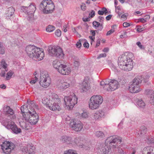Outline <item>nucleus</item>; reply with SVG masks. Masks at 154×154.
I'll return each mask as SVG.
<instances>
[{"mask_svg":"<svg viewBox=\"0 0 154 154\" xmlns=\"http://www.w3.org/2000/svg\"><path fill=\"white\" fill-rule=\"evenodd\" d=\"M122 142V139L117 136H110L107 138L105 141V144L100 145L98 149V152L100 154H109L111 151L110 147L115 148L118 143Z\"/></svg>","mask_w":154,"mask_h":154,"instance_id":"nucleus-1","label":"nucleus"},{"mask_svg":"<svg viewBox=\"0 0 154 154\" xmlns=\"http://www.w3.org/2000/svg\"><path fill=\"white\" fill-rule=\"evenodd\" d=\"M27 106L29 107V110L28 111V112L23 115V119L31 125H35L38 122L39 117L35 111L34 108L37 109L38 106L35 104V101H30L29 106Z\"/></svg>","mask_w":154,"mask_h":154,"instance_id":"nucleus-2","label":"nucleus"},{"mask_svg":"<svg viewBox=\"0 0 154 154\" xmlns=\"http://www.w3.org/2000/svg\"><path fill=\"white\" fill-rule=\"evenodd\" d=\"M118 64L121 69L126 71L131 70L133 67V60L128 55H121L118 58Z\"/></svg>","mask_w":154,"mask_h":154,"instance_id":"nucleus-3","label":"nucleus"},{"mask_svg":"<svg viewBox=\"0 0 154 154\" xmlns=\"http://www.w3.org/2000/svg\"><path fill=\"white\" fill-rule=\"evenodd\" d=\"M54 7V3L51 0H43L39 6L40 9L45 14L51 13Z\"/></svg>","mask_w":154,"mask_h":154,"instance_id":"nucleus-4","label":"nucleus"},{"mask_svg":"<svg viewBox=\"0 0 154 154\" xmlns=\"http://www.w3.org/2000/svg\"><path fill=\"white\" fill-rule=\"evenodd\" d=\"M48 54L52 57L62 58L64 57V54L62 49L58 46L50 45L48 49Z\"/></svg>","mask_w":154,"mask_h":154,"instance_id":"nucleus-5","label":"nucleus"},{"mask_svg":"<svg viewBox=\"0 0 154 154\" xmlns=\"http://www.w3.org/2000/svg\"><path fill=\"white\" fill-rule=\"evenodd\" d=\"M142 79L141 76H138L133 79L129 88L130 92L132 93H137L141 91V89L140 87V83L142 81Z\"/></svg>","mask_w":154,"mask_h":154,"instance_id":"nucleus-6","label":"nucleus"},{"mask_svg":"<svg viewBox=\"0 0 154 154\" xmlns=\"http://www.w3.org/2000/svg\"><path fill=\"white\" fill-rule=\"evenodd\" d=\"M78 99L74 94L68 97H65L64 99V107L68 110L72 109L77 103Z\"/></svg>","mask_w":154,"mask_h":154,"instance_id":"nucleus-7","label":"nucleus"},{"mask_svg":"<svg viewBox=\"0 0 154 154\" xmlns=\"http://www.w3.org/2000/svg\"><path fill=\"white\" fill-rule=\"evenodd\" d=\"M102 97L100 95H94L92 96L89 103V106L91 109L98 108L103 102Z\"/></svg>","mask_w":154,"mask_h":154,"instance_id":"nucleus-8","label":"nucleus"},{"mask_svg":"<svg viewBox=\"0 0 154 154\" xmlns=\"http://www.w3.org/2000/svg\"><path fill=\"white\" fill-rule=\"evenodd\" d=\"M51 82L50 78L47 73L43 72L41 73L39 82L41 86L46 88L49 86Z\"/></svg>","mask_w":154,"mask_h":154,"instance_id":"nucleus-9","label":"nucleus"},{"mask_svg":"<svg viewBox=\"0 0 154 154\" xmlns=\"http://www.w3.org/2000/svg\"><path fill=\"white\" fill-rule=\"evenodd\" d=\"M20 9L21 11L27 14L30 18L33 17V14L36 9L35 4L32 3H31L29 7L21 6Z\"/></svg>","mask_w":154,"mask_h":154,"instance_id":"nucleus-10","label":"nucleus"},{"mask_svg":"<svg viewBox=\"0 0 154 154\" xmlns=\"http://www.w3.org/2000/svg\"><path fill=\"white\" fill-rule=\"evenodd\" d=\"M70 127L75 131H81L83 127V125L80 121L76 119L71 120L69 123Z\"/></svg>","mask_w":154,"mask_h":154,"instance_id":"nucleus-11","label":"nucleus"},{"mask_svg":"<svg viewBox=\"0 0 154 154\" xmlns=\"http://www.w3.org/2000/svg\"><path fill=\"white\" fill-rule=\"evenodd\" d=\"M6 122L5 124L7 128L11 129L14 133L18 134L21 132V129L18 128L14 122L11 120H10L8 119H6Z\"/></svg>","mask_w":154,"mask_h":154,"instance_id":"nucleus-12","label":"nucleus"},{"mask_svg":"<svg viewBox=\"0 0 154 154\" xmlns=\"http://www.w3.org/2000/svg\"><path fill=\"white\" fill-rule=\"evenodd\" d=\"M15 148V145L13 143L5 141L2 145V148L5 154H9L12 150Z\"/></svg>","mask_w":154,"mask_h":154,"instance_id":"nucleus-13","label":"nucleus"},{"mask_svg":"<svg viewBox=\"0 0 154 154\" xmlns=\"http://www.w3.org/2000/svg\"><path fill=\"white\" fill-rule=\"evenodd\" d=\"M4 112L5 115L11 119V120H14L16 119V116L14 114V111L9 106L4 107Z\"/></svg>","mask_w":154,"mask_h":154,"instance_id":"nucleus-14","label":"nucleus"},{"mask_svg":"<svg viewBox=\"0 0 154 154\" xmlns=\"http://www.w3.org/2000/svg\"><path fill=\"white\" fill-rule=\"evenodd\" d=\"M54 68L60 74H61V71H63L66 68V65L62 64L60 61L57 60H54L53 63Z\"/></svg>","mask_w":154,"mask_h":154,"instance_id":"nucleus-15","label":"nucleus"},{"mask_svg":"<svg viewBox=\"0 0 154 154\" xmlns=\"http://www.w3.org/2000/svg\"><path fill=\"white\" fill-rule=\"evenodd\" d=\"M57 99H59L58 101H56L55 100H53L52 103H49L48 104V108L49 109L52 111H56L57 110L59 111L61 109V108L60 106L58 104V102H59L60 101V99L58 97V96L57 95Z\"/></svg>","mask_w":154,"mask_h":154,"instance_id":"nucleus-16","label":"nucleus"},{"mask_svg":"<svg viewBox=\"0 0 154 154\" xmlns=\"http://www.w3.org/2000/svg\"><path fill=\"white\" fill-rule=\"evenodd\" d=\"M106 87H108L107 91H113L117 89L119 86V84L118 81L115 80H112L109 82L108 85H106Z\"/></svg>","mask_w":154,"mask_h":154,"instance_id":"nucleus-17","label":"nucleus"},{"mask_svg":"<svg viewBox=\"0 0 154 154\" xmlns=\"http://www.w3.org/2000/svg\"><path fill=\"white\" fill-rule=\"evenodd\" d=\"M35 50H36V52L35 53V56L33 59H36L39 61L43 59L44 57V52L41 51L39 48L35 47Z\"/></svg>","mask_w":154,"mask_h":154,"instance_id":"nucleus-18","label":"nucleus"},{"mask_svg":"<svg viewBox=\"0 0 154 154\" xmlns=\"http://www.w3.org/2000/svg\"><path fill=\"white\" fill-rule=\"evenodd\" d=\"M56 86L60 89H66L69 86V84L64 81L61 80L57 82Z\"/></svg>","mask_w":154,"mask_h":154,"instance_id":"nucleus-19","label":"nucleus"},{"mask_svg":"<svg viewBox=\"0 0 154 154\" xmlns=\"http://www.w3.org/2000/svg\"><path fill=\"white\" fill-rule=\"evenodd\" d=\"M57 95L55 94H54L52 95V97L51 99L49 98L48 99L46 97L44 98L42 100V102L43 104L46 105L47 107H48V104L49 103H52L53 100H55V101H57L59 100L58 99H57Z\"/></svg>","mask_w":154,"mask_h":154,"instance_id":"nucleus-20","label":"nucleus"},{"mask_svg":"<svg viewBox=\"0 0 154 154\" xmlns=\"http://www.w3.org/2000/svg\"><path fill=\"white\" fill-rule=\"evenodd\" d=\"M89 83L87 80H84L82 83L81 92H89L91 90Z\"/></svg>","mask_w":154,"mask_h":154,"instance_id":"nucleus-21","label":"nucleus"},{"mask_svg":"<svg viewBox=\"0 0 154 154\" xmlns=\"http://www.w3.org/2000/svg\"><path fill=\"white\" fill-rule=\"evenodd\" d=\"M60 141L62 143L67 144H72L73 142L72 138L66 135H63L61 137Z\"/></svg>","mask_w":154,"mask_h":154,"instance_id":"nucleus-22","label":"nucleus"},{"mask_svg":"<svg viewBox=\"0 0 154 154\" xmlns=\"http://www.w3.org/2000/svg\"><path fill=\"white\" fill-rule=\"evenodd\" d=\"M143 154H154V147L147 146L144 148Z\"/></svg>","mask_w":154,"mask_h":154,"instance_id":"nucleus-23","label":"nucleus"},{"mask_svg":"<svg viewBox=\"0 0 154 154\" xmlns=\"http://www.w3.org/2000/svg\"><path fill=\"white\" fill-rule=\"evenodd\" d=\"M34 147L33 146L24 147L22 150L23 154H33Z\"/></svg>","mask_w":154,"mask_h":154,"instance_id":"nucleus-24","label":"nucleus"},{"mask_svg":"<svg viewBox=\"0 0 154 154\" xmlns=\"http://www.w3.org/2000/svg\"><path fill=\"white\" fill-rule=\"evenodd\" d=\"M15 11L13 7H10L7 9L6 13V17L7 19H9L14 14Z\"/></svg>","mask_w":154,"mask_h":154,"instance_id":"nucleus-25","label":"nucleus"},{"mask_svg":"<svg viewBox=\"0 0 154 154\" xmlns=\"http://www.w3.org/2000/svg\"><path fill=\"white\" fill-rule=\"evenodd\" d=\"M35 47V46L31 45H28L26 47L25 51L29 57L32 54V52H33V50Z\"/></svg>","mask_w":154,"mask_h":154,"instance_id":"nucleus-26","label":"nucleus"},{"mask_svg":"<svg viewBox=\"0 0 154 154\" xmlns=\"http://www.w3.org/2000/svg\"><path fill=\"white\" fill-rule=\"evenodd\" d=\"M7 64L5 60H2L0 62V69H4L6 71H7L8 70V69L7 68Z\"/></svg>","mask_w":154,"mask_h":154,"instance_id":"nucleus-27","label":"nucleus"},{"mask_svg":"<svg viewBox=\"0 0 154 154\" xmlns=\"http://www.w3.org/2000/svg\"><path fill=\"white\" fill-rule=\"evenodd\" d=\"M71 72V70L70 68L66 66L64 70L61 71V74L63 75H68Z\"/></svg>","mask_w":154,"mask_h":154,"instance_id":"nucleus-28","label":"nucleus"},{"mask_svg":"<svg viewBox=\"0 0 154 154\" xmlns=\"http://www.w3.org/2000/svg\"><path fill=\"white\" fill-rule=\"evenodd\" d=\"M149 95L150 103L154 105V91L152 90H150L149 91Z\"/></svg>","mask_w":154,"mask_h":154,"instance_id":"nucleus-29","label":"nucleus"},{"mask_svg":"<svg viewBox=\"0 0 154 154\" xmlns=\"http://www.w3.org/2000/svg\"><path fill=\"white\" fill-rule=\"evenodd\" d=\"M138 106L140 108H143L145 106V104L144 101L142 100H138L137 102Z\"/></svg>","mask_w":154,"mask_h":154,"instance_id":"nucleus-30","label":"nucleus"},{"mask_svg":"<svg viewBox=\"0 0 154 154\" xmlns=\"http://www.w3.org/2000/svg\"><path fill=\"white\" fill-rule=\"evenodd\" d=\"M73 142L72 144L75 143V144L78 145L79 146L80 145H82V141L80 140L79 138H75L74 139V140H73Z\"/></svg>","mask_w":154,"mask_h":154,"instance_id":"nucleus-31","label":"nucleus"},{"mask_svg":"<svg viewBox=\"0 0 154 154\" xmlns=\"http://www.w3.org/2000/svg\"><path fill=\"white\" fill-rule=\"evenodd\" d=\"M95 136L98 138H103L105 137L104 133L101 131H97L95 133Z\"/></svg>","mask_w":154,"mask_h":154,"instance_id":"nucleus-32","label":"nucleus"},{"mask_svg":"<svg viewBox=\"0 0 154 154\" xmlns=\"http://www.w3.org/2000/svg\"><path fill=\"white\" fill-rule=\"evenodd\" d=\"M14 74V72L11 70L9 71L6 74L5 80H9L11 78L12 75Z\"/></svg>","mask_w":154,"mask_h":154,"instance_id":"nucleus-33","label":"nucleus"},{"mask_svg":"<svg viewBox=\"0 0 154 154\" xmlns=\"http://www.w3.org/2000/svg\"><path fill=\"white\" fill-rule=\"evenodd\" d=\"M20 123L22 128L25 130H28L30 128V126L27 124L26 125L25 122H23L21 123L20 122Z\"/></svg>","mask_w":154,"mask_h":154,"instance_id":"nucleus-34","label":"nucleus"},{"mask_svg":"<svg viewBox=\"0 0 154 154\" xmlns=\"http://www.w3.org/2000/svg\"><path fill=\"white\" fill-rule=\"evenodd\" d=\"M55 29V27L54 26L51 25H49L47 27L46 30L48 32H53Z\"/></svg>","mask_w":154,"mask_h":154,"instance_id":"nucleus-35","label":"nucleus"},{"mask_svg":"<svg viewBox=\"0 0 154 154\" xmlns=\"http://www.w3.org/2000/svg\"><path fill=\"white\" fill-rule=\"evenodd\" d=\"M20 110L21 112L22 113L23 116V115L24 114H26L27 112H26V111L27 110V107L25 105H23L21 107Z\"/></svg>","mask_w":154,"mask_h":154,"instance_id":"nucleus-36","label":"nucleus"},{"mask_svg":"<svg viewBox=\"0 0 154 154\" xmlns=\"http://www.w3.org/2000/svg\"><path fill=\"white\" fill-rule=\"evenodd\" d=\"M64 154H78L75 151L72 149H69L66 151L64 152Z\"/></svg>","mask_w":154,"mask_h":154,"instance_id":"nucleus-37","label":"nucleus"},{"mask_svg":"<svg viewBox=\"0 0 154 154\" xmlns=\"http://www.w3.org/2000/svg\"><path fill=\"white\" fill-rule=\"evenodd\" d=\"M92 118L95 120L100 119V115L98 113L97 111L94 113L92 115Z\"/></svg>","mask_w":154,"mask_h":154,"instance_id":"nucleus-38","label":"nucleus"},{"mask_svg":"<svg viewBox=\"0 0 154 154\" xmlns=\"http://www.w3.org/2000/svg\"><path fill=\"white\" fill-rule=\"evenodd\" d=\"M79 147L83 148L84 149H85L86 150H89L90 149V147L87 145L86 144H84L82 143V145H79Z\"/></svg>","mask_w":154,"mask_h":154,"instance_id":"nucleus-39","label":"nucleus"},{"mask_svg":"<svg viewBox=\"0 0 154 154\" xmlns=\"http://www.w3.org/2000/svg\"><path fill=\"white\" fill-rule=\"evenodd\" d=\"M37 73H36V72H35V73L34 74V75H35V77L33 78V79L30 82V83L31 84H35L36 82H37L38 80V79L36 76V75Z\"/></svg>","mask_w":154,"mask_h":154,"instance_id":"nucleus-40","label":"nucleus"},{"mask_svg":"<svg viewBox=\"0 0 154 154\" xmlns=\"http://www.w3.org/2000/svg\"><path fill=\"white\" fill-rule=\"evenodd\" d=\"M79 115V116H81L82 118H87L88 117V114L87 112H83L82 113L81 116L80 114L79 113H77V115H78V114Z\"/></svg>","mask_w":154,"mask_h":154,"instance_id":"nucleus-41","label":"nucleus"},{"mask_svg":"<svg viewBox=\"0 0 154 154\" xmlns=\"http://www.w3.org/2000/svg\"><path fill=\"white\" fill-rule=\"evenodd\" d=\"M100 84L101 85L103 86V88L105 90H106L107 91V89L108 88V87H106V85H108V84L106 83L105 82L103 81H102L100 83Z\"/></svg>","mask_w":154,"mask_h":154,"instance_id":"nucleus-42","label":"nucleus"},{"mask_svg":"<svg viewBox=\"0 0 154 154\" xmlns=\"http://www.w3.org/2000/svg\"><path fill=\"white\" fill-rule=\"evenodd\" d=\"M98 113L100 115V117L101 118L104 117L105 115V113L102 110H99L97 111Z\"/></svg>","mask_w":154,"mask_h":154,"instance_id":"nucleus-43","label":"nucleus"},{"mask_svg":"<svg viewBox=\"0 0 154 154\" xmlns=\"http://www.w3.org/2000/svg\"><path fill=\"white\" fill-rule=\"evenodd\" d=\"M93 24L94 26L95 27H98L100 26L102 27V28H103L102 24H100V23L98 22L95 21L93 22Z\"/></svg>","mask_w":154,"mask_h":154,"instance_id":"nucleus-44","label":"nucleus"},{"mask_svg":"<svg viewBox=\"0 0 154 154\" xmlns=\"http://www.w3.org/2000/svg\"><path fill=\"white\" fill-rule=\"evenodd\" d=\"M148 143H153L154 144V139L152 137H149L147 139V141Z\"/></svg>","mask_w":154,"mask_h":154,"instance_id":"nucleus-45","label":"nucleus"},{"mask_svg":"<svg viewBox=\"0 0 154 154\" xmlns=\"http://www.w3.org/2000/svg\"><path fill=\"white\" fill-rule=\"evenodd\" d=\"M61 32L60 29H58L55 32V35L58 37H60L61 35Z\"/></svg>","mask_w":154,"mask_h":154,"instance_id":"nucleus-46","label":"nucleus"},{"mask_svg":"<svg viewBox=\"0 0 154 154\" xmlns=\"http://www.w3.org/2000/svg\"><path fill=\"white\" fill-rule=\"evenodd\" d=\"M149 76L148 75H146L143 78V81L145 83H147L149 81Z\"/></svg>","mask_w":154,"mask_h":154,"instance_id":"nucleus-47","label":"nucleus"},{"mask_svg":"<svg viewBox=\"0 0 154 154\" xmlns=\"http://www.w3.org/2000/svg\"><path fill=\"white\" fill-rule=\"evenodd\" d=\"M118 154H126V153L124 152L122 149H118Z\"/></svg>","mask_w":154,"mask_h":154,"instance_id":"nucleus-48","label":"nucleus"},{"mask_svg":"<svg viewBox=\"0 0 154 154\" xmlns=\"http://www.w3.org/2000/svg\"><path fill=\"white\" fill-rule=\"evenodd\" d=\"M137 45L141 49H144V47L141 45V43L139 42H137Z\"/></svg>","mask_w":154,"mask_h":154,"instance_id":"nucleus-49","label":"nucleus"},{"mask_svg":"<svg viewBox=\"0 0 154 154\" xmlns=\"http://www.w3.org/2000/svg\"><path fill=\"white\" fill-rule=\"evenodd\" d=\"M106 54L105 53H103L100 54L97 57V59H100L102 57H105L106 56Z\"/></svg>","mask_w":154,"mask_h":154,"instance_id":"nucleus-50","label":"nucleus"},{"mask_svg":"<svg viewBox=\"0 0 154 154\" xmlns=\"http://www.w3.org/2000/svg\"><path fill=\"white\" fill-rule=\"evenodd\" d=\"M95 15V11L92 10L91 13H90L89 14V16H90L91 18L93 17Z\"/></svg>","mask_w":154,"mask_h":154,"instance_id":"nucleus-51","label":"nucleus"},{"mask_svg":"<svg viewBox=\"0 0 154 154\" xmlns=\"http://www.w3.org/2000/svg\"><path fill=\"white\" fill-rule=\"evenodd\" d=\"M114 31L115 30L114 29H111L107 32L106 35H109L112 33H113L114 32Z\"/></svg>","mask_w":154,"mask_h":154,"instance_id":"nucleus-52","label":"nucleus"},{"mask_svg":"<svg viewBox=\"0 0 154 154\" xmlns=\"http://www.w3.org/2000/svg\"><path fill=\"white\" fill-rule=\"evenodd\" d=\"M74 64L75 66L78 67L80 65V63L78 61H75L74 63Z\"/></svg>","mask_w":154,"mask_h":154,"instance_id":"nucleus-53","label":"nucleus"},{"mask_svg":"<svg viewBox=\"0 0 154 154\" xmlns=\"http://www.w3.org/2000/svg\"><path fill=\"white\" fill-rule=\"evenodd\" d=\"M81 8L82 10H85L86 9V6L85 4L82 3V5H81Z\"/></svg>","mask_w":154,"mask_h":154,"instance_id":"nucleus-54","label":"nucleus"},{"mask_svg":"<svg viewBox=\"0 0 154 154\" xmlns=\"http://www.w3.org/2000/svg\"><path fill=\"white\" fill-rule=\"evenodd\" d=\"M5 70H2L1 72V76L2 77H5Z\"/></svg>","mask_w":154,"mask_h":154,"instance_id":"nucleus-55","label":"nucleus"},{"mask_svg":"<svg viewBox=\"0 0 154 154\" xmlns=\"http://www.w3.org/2000/svg\"><path fill=\"white\" fill-rule=\"evenodd\" d=\"M123 26L124 27H126L130 26V24L127 22H124L123 24Z\"/></svg>","mask_w":154,"mask_h":154,"instance_id":"nucleus-56","label":"nucleus"},{"mask_svg":"<svg viewBox=\"0 0 154 154\" xmlns=\"http://www.w3.org/2000/svg\"><path fill=\"white\" fill-rule=\"evenodd\" d=\"M81 43L80 42V41H79V42H77L76 44V46L77 47L79 48H80V47L81 46Z\"/></svg>","mask_w":154,"mask_h":154,"instance_id":"nucleus-57","label":"nucleus"},{"mask_svg":"<svg viewBox=\"0 0 154 154\" xmlns=\"http://www.w3.org/2000/svg\"><path fill=\"white\" fill-rule=\"evenodd\" d=\"M0 53L1 54H3L5 53L4 48L1 47L0 48Z\"/></svg>","mask_w":154,"mask_h":154,"instance_id":"nucleus-58","label":"nucleus"},{"mask_svg":"<svg viewBox=\"0 0 154 154\" xmlns=\"http://www.w3.org/2000/svg\"><path fill=\"white\" fill-rule=\"evenodd\" d=\"M100 39H98L97 41L96 47H97L100 44Z\"/></svg>","mask_w":154,"mask_h":154,"instance_id":"nucleus-59","label":"nucleus"},{"mask_svg":"<svg viewBox=\"0 0 154 154\" xmlns=\"http://www.w3.org/2000/svg\"><path fill=\"white\" fill-rule=\"evenodd\" d=\"M36 50H35V48L34 49V50H33V52H32V54L31 55H30V57H29L31 58H32V59H33L34 56H35V53L36 52Z\"/></svg>","mask_w":154,"mask_h":154,"instance_id":"nucleus-60","label":"nucleus"},{"mask_svg":"<svg viewBox=\"0 0 154 154\" xmlns=\"http://www.w3.org/2000/svg\"><path fill=\"white\" fill-rule=\"evenodd\" d=\"M83 45L85 47L88 48L89 47V44L87 42H85L83 44Z\"/></svg>","mask_w":154,"mask_h":154,"instance_id":"nucleus-61","label":"nucleus"},{"mask_svg":"<svg viewBox=\"0 0 154 154\" xmlns=\"http://www.w3.org/2000/svg\"><path fill=\"white\" fill-rule=\"evenodd\" d=\"M99 21L100 22H102L103 21L104 18L103 17L100 16L99 17Z\"/></svg>","mask_w":154,"mask_h":154,"instance_id":"nucleus-62","label":"nucleus"},{"mask_svg":"<svg viewBox=\"0 0 154 154\" xmlns=\"http://www.w3.org/2000/svg\"><path fill=\"white\" fill-rule=\"evenodd\" d=\"M112 17V15L111 14H109L106 17V19L107 20H109L111 19Z\"/></svg>","mask_w":154,"mask_h":154,"instance_id":"nucleus-63","label":"nucleus"},{"mask_svg":"<svg viewBox=\"0 0 154 154\" xmlns=\"http://www.w3.org/2000/svg\"><path fill=\"white\" fill-rule=\"evenodd\" d=\"M72 31L75 33L78 34V32L76 31V28H72Z\"/></svg>","mask_w":154,"mask_h":154,"instance_id":"nucleus-64","label":"nucleus"}]
</instances>
